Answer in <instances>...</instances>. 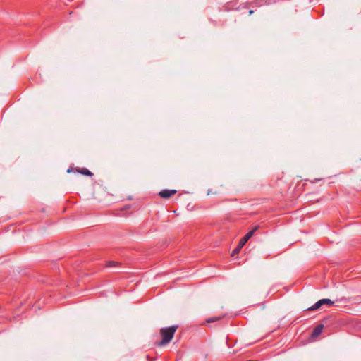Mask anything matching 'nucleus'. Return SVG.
Masks as SVG:
<instances>
[{"label": "nucleus", "instance_id": "obj_1", "mask_svg": "<svg viewBox=\"0 0 361 361\" xmlns=\"http://www.w3.org/2000/svg\"><path fill=\"white\" fill-rule=\"evenodd\" d=\"M178 325H172L169 327H164L160 329L161 341L158 343L159 346H163L169 343L173 338L175 332L178 329Z\"/></svg>", "mask_w": 361, "mask_h": 361}, {"label": "nucleus", "instance_id": "obj_2", "mask_svg": "<svg viewBox=\"0 0 361 361\" xmlns=\"http://www.w3.org/2000/svg\"><path fill=\"white\" fill-rule=\"evenodd\" d=\"M258 229V226H255L252 230L249 231L242 239H240L238 245L232 252V256L238 253L240 250L245 245L247 240L254 235L255 231Z\"/></svg>", "mask_w": 361, "mask_h": 361}, {"label": "nucleus", "instance_id": "obj_3", "mask_svg": "<svg viewBox=\"0 0 361 361\" xmlns=\"http://www.w3.org/2000/svg\"><path fill=\"white\" fill-rule=\"evenodd\" d=\"M177 192L176 190H162L159 192V195L164 199H168L171 197L172 195H175Z\"/></svg>", "mask_w": 361, "mask_h": 361}, {"label": "nucleus", "instance_id": "obj_4", "mask_svg": "<svg viewBox=\"0 0 361 361\" xmlns=\"http://www.w3.org/2000/svg\"><path fill=\"white\" fill-rule=\"evenodd\" d=\"M71 172H77V173H79L82 175H85V176H90V171L86 168H82V169H79V168H75V169H73V168H70L67 170V173H71Z\"/></svg>", "mask_w": 361, "mask_h": 361}, {"label": "nucleus", "instance_id": "obj_5", "mask_svg": "<svg viewBox=\"0 0 361 361\" xmlns=\"http://www.w3.org/2000/svg\"><path fill=\"white\" fill-rule=\"evenodd\" d=\"M323 329H324V325L322 324H318L313 329L312 334H311L312 337H317L318 336H319L322 334Z\"/></svg>", "mask_w": 361, "mask_h": 361}, {"label": "nucleus", "instance_id": "obj_6", "mask_svg": "<svg viewBox=\"0 0 361 361\" xmlns=\"http://www.w3.org/2000/svg\"><path fill=\"white\" fill-rule=\"evenodd\" d=\"M322 305V300L317 301L314 305L309 308L310 310L314 311L315 310L319 309Z\"/></svg>", "mask_w": 361, "mask_h": 361}, {"label": "nucleus", "instance_id": "obj_7", "mask_svg": "<svg viewBox=\"0 0 361 361\" xmlns=\"http://www.w3.org/2000/svg\"><path fill=\"white\" fill-rule=\"evenodd\" d=\"M322 303L323 305H327L329 306L332 305L334 304V302L328 298L321 299Z\"/></svg>", "mask_w": 361, "mask_h": 361}, {"label": "nucleus", "instance_id": "obj_8", "mask_svg": "<svg viewBox=\"0 0 361 361\" xmlns=\"http://www.w3.org/2000/svg\"><path fill=\"white\" fill-rule=\"evenodd\" d=\"M219 319V317H209V319H207V322H214L216 321H217Z\"/></svg>", "mask_w": 361, "mask_h": 361}, {"label": "nucleus", "instance_id": "obj_9", "mask_svg": "<svg viewBox=\"0 0 361 361\" xmlns=\"http://www.w3.org/2000/svg\"><path fill=\"white\" fill-rule=\"evenodd\" d=\"M254 13L253 10H250L249 15H252Z\"/></svg>", "mask_w": 361, "mask_h": 361}, {"label": "nucleus", "instance_id": "obj_10", "mask_svg": "<svg viewBox=\"0 0 361 361\" xmlns=\"http://www.w3.org/2000/svg\"><path fill=\"white\" fill-rule=\"evenodd\" d=\"M114 263V262H110L109 265L112 266Z\"/></svg>", "mask_w": 361, "mask_h": 361}, {"label": "nucleus", "instance_id": "obj_11", "mask_svg": "<svg viewBox=\"0 0 361 361\" xmlns=\"http://www.w3.org/2000/svg\"><path fill=\"white\" fill-rule=\"evenodd\" d=\"M211 193H212L211 190H209L208 192H207V195H210Z\"/></svg>", "mask_w": 361, "mask_h": 361}]
</instances>
